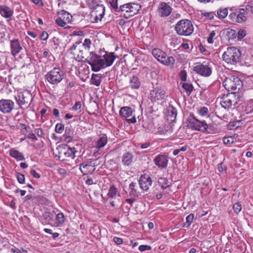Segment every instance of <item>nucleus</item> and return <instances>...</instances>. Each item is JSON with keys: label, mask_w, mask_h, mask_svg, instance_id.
<instances>
[{"label": "nucleus", "mask_w": 253, "mask_h": 253, "mask_svg": "<svg viewBox=\"0 0 253 253\" xmlns=\"http://www.w3.org/2000/svg\"><path fill=\"white\" fill-rule=\"evenodd\" d=\"M117 192L118 190L115 186L114 185H111L108 190L107 196L109 198H114L116 196Z\"/></svg>", "instance_id": "c9c22d12"}, {"label": "nucleus", "mask_w": 253, "mask_h": 253, "mask_svg": "<svg viewBox=\"0 0 253 253\" xmlns=\"http://www.w3.org/2000/svg\"><path fill=\"white\" fill-rule=\"evenodd\" d=\"M58 152V158L61 161L67 160L68 158L74 159L76 149L74 147L71 148L67 145L62 144L57 147Z\"/></svg>", "instance_id": "9b49d317"}, {"label": "nucleus", "mask_w": 253, "mask_h": 253, "mask_svg": "<svg viewBox=\"0 0 253 253\" xmlns=\"http://www.w3.org/2000/svg\"><path fill=\"white\" fill-rule=\"evenodd\" d=\"M152 180L150 176L146 174L142 175L139 180L140 188L143 191H147L152 185Z\"/></svg>", "instance_id": "412c9836"}, {"label": "nucleus", "mask_w": 253, "mask_h": 253, "mask_svg": "<svg viewBox=\"0 0 253 253\" xmlns=\"http://www.w3.org/2000/svg\"><path fill=\"white\" fill-rule=\"evenodd\" d=\"M215 15V13L213 12H206L204 14V16L209 20H212Z\"/></svg>", "instance_id": "864d4df0"}, {"label": "nucleus", "mask_w": 253, "mask_h": 253, "mask_svg": "<svg viewBox=\"0 0 253 253\" xmlns=\"http://www.w3.org/2000/svg\"><path fill=\"white\" fill-rule=\"evenodd\" d=\"M167 97L166 90L161 85L153 87L150 91L149 99L152 103L159 102L166 99Z\"/></svg>", "instance_id": "1a4fd4ad"}, {"label": "nucleus", "mask_w": 253, "mask_h": 253, "mask_svg": "<svg viewBox=\"0 0 253 253\" xmlns=\"http://www.w3.org/2000/svg\"><path fill=\"white\" fill-rule=\"evenodd\" d=\"M91 44V41L85 39L84 42H77L70 48L71 53L74 59L78 61H83L86 53L88 52Z\"/></svg>", "instance_id": "f03ea898"}, {"label": "nucleus", "mask_w": 253, "mask_h": 253, "mask_svg": "<svg viewBox=\"0 0 253 253\" xmlns=\"http://www.w3.org/2000/svg\"><path fill=\"white\" fill-rule=\"evenodd\" d=\"M80 169L83 175L91 174L95 169V165L91 161L84 162L80 164Z\"/></svg>", "instance_id": "aec40b11"}, {"label": "nucleus", "mask_w": 253, "mask_h": 253, "mask_svg": "<svg viewBox=\"0 0 253 253\" xmlns=\"http://www.w3.org/2000/svg\"><path fill=\"white\" fill-rule=\"evenodd\" d=\"M109 3L114 12L117 13L121 12V6L119 7L118 5V0H110Z\"/></svg>", "instance_id": "58836bf2"}, {"label": "nucleus", "mask_w": 253, "mask_h": 253, "mask_svg": "<svg viewBox=\"0 0 253 253\" xmlns=\"http://www.w3.org/2000/svg\"><path fill=\"white\" fill-rule=\"evenodd\" d=\"M176 115L177 112L174 108H172L171 109L168 110V119L170 121H174L176 119Z\"/></svg>", "instance_id": "f704fd0d"}, {"label": "nucleus", "mask_w": 253, "mask_h": 253, "mask_svg": "<svg viewBox=\"0 0 253 253\" xmlns=\"http://www.w3.org/2000/svg\"><path fill=\"white\" fill-rule=\"evenodd\" d=\"M222 84L228 91H232L235 92V94L242 87V82L238 77L235 76L226 78Z\"/></svg>", "instance_id": "39448f33"}, {"label": "nucleus", "mask_w": 253, "mask_h": 253, "mask_svg": "<svg viewBox=\"0 0 253 253\" xmlns=\"http://www.w3.org/2000/svg\"><path fill=\"white\" fill-rule=\"evenodd\" d=\"M141 6L137 3H127L121 5V13L125 18L128 19L137 14Z\"/></svg>", "instance_id": "6e6552de"}, {"label": "nucleus", "mask_w": 253, "mask_h": 253, "mask_svg": "<svg viewBox=\"0 0 253 253\" xmlns=\"http://www.w3.org/2000/svg\"><path fill=\"white\" fill-rule=\"evenodd\" d=\"M66 218L62 212L58 213L55 216V226L60 227L65 222Z\"/></svg>", "instance_id": "bb28decb"}, {"label": "nucleus", "mask_w": 253, "mask_h": 253, "mask_svg": "<svg viewBox=\"0 0 253 253\" xmlns=\"http://www.w3.org/2000/svg\"><path fill=\"white\" fill-rule=\"evenodd\" d=\"M169 183V180L167 179L166 178L161 177L158 180V183L159 185L164 190L169 187L170 185Z\"/></svg>", "instance_id": "473e14b6"}, {"label": "nucleus", "mask_w": 253, "mask_h": 253, "mask_svg": "<svg viewBox=\"0 0 253 253\" xmlns=\"http://www.w3.org/2000/svg\"><path fill=\"white\" fill-rule=\"evenodd\" d=\"M13 14L12 8L5 4L0 5V14L2 17L11 20Z\"/></svg>", "instance_id": "5701e85b"}, {"label": "nucleus", "mask_w": 253, "mask_h": 253, "mask_svg": "<svg viewBox=\"0 0 253 253\" xmlns=\"http://www.w3.org/2000/svg\"><path fill=\"white\" fill-rule=\"evenodd\" d=\"M216 34L214 31H211L208 38L207 41L209 43H213V38L215 37Z\"/></svg>", "instance_id": "8fccbe9b"}, {"label": "nucleus", "mask_w": 253, "mask_h": 253, "mask_svg": "<svg viewBox=\"0 0 253 253\" xmlns=\"http://www.w3.org/2000/svg\"><path fill=\"white\" fill-rule=\"evenodd\" d=\"M218 170L220 173H223L226 171V168L223 163H221L218 165Z\"/></svg>", "instance_id": "13d9d810"}, {"label": "nucleus", "mask_w": 253, "mask_h": 253, "mask_svg": "<svg viewBox=\"0 0 253 253\" xmlns=\"http://www.w3.org/2000/svg\"><path fill=\"white\" fill-rule=\"evenodd\" d=\"M152 54L158 61L164 65H173L175 63V59L172 56H168L166 53L159 48L153 49Z\"/></svg>", "instance_id": "0eeeda50"}, {"label": "nucleus", "mask_w": 253, "mask_h": 253, "mask_svg": "<svg viewBox=\"0 0 253 253\" xmlns=\"http://www.w3.org/2000/svg\"><path fill=\"white\" fill-rule=\"evenodd\" d=\"M16 178L18 182L20 184H24L25 183V175L20 173L16 174Z\"/></svg>", "instance_id": "49530a36"}, {"label": "nucleus", "mask_w": 253, "mask_h": 253, "mask_svg": "<svg viewBox=\"0 0 253 253\" xmlns=\"http://www.w3.org/2000/svg\"><path fill=\"white\" fill-rule=\"evenodd\" d=\"M180 80L182 81H183V82L186 81V78H187V73L185 70H182L180 72Z\"/></svg>", "instance_id": "6e6d98bb"}, {"label": "nucleus", "mask_w": 253, "mask_h": 253, "mask_svg": "<svg viewBox=\"0 0 253 253\" xmlns=\"http://www.w3.org/2000/svg\"><path fill=\"white\" fill-rule=\"evenodd\" d=\"M241 53L239 49L235 47H229L222 55L223 60L228 64L235 65L239 62Z\"/></svg>", "instance_id": "7ed1b4c3"}, {"label": "nucleus", "mask_w": 253, "mask_h": 253, "mask_svg": "<svg viewBox=\"0 0 253 253\" xmlns=\"http://www.w3.org/2000/svg\"><path fill=\"white\" fill-rule=\"evenodd\" d=\"M9 45L10 53L13 57L17 56L23 50L22 45L18 39L10 40Z\"/></svg>", "instance_id": "a211bd4d"}, {"label": "nucleus", "mask_w": 253, "mask_h": 253, "mask_svg": "<svg viewBox=\"0 0 253 253\" xmlns=\"http://www.w3.org/2000/svg\"><path fill=\"white\" fill-rule=\"evenodd\" d=\"M238 101V99L236 97L235 92H231L223 95L220 97V103L224 108L228 109L232 105L234 106L237 104Z\"/></svg>", "instance_id": "ddd939ff"}, {"label": "nucleus", "mask_w": 253, "mask_h": 253, "mask_svg": "<svg viewBox=\"0 0 253 253\" xmlns=\"http://www.w3.org/2000/svg\"><path fill=\"white\" fill-rule=\"evenodd\" d=\"M64 72L60 67H54L45 75V80L51 84H57L63 80Z\"/></svg>", "instance_id": "423d86ee"}, {"label": "nucleus", "mask_w": 253, "mask_h": 253, "mask_svg": "<svg viewBox=\"0 0 253 253\" xmlns=\"http://www.w3.org/2000/svg\"><path fill=\"white\" fill-rule=\"evenodd\" d=\"M103 59L105 68L111 66L115 59L114 53L106 52L103 56Z\"/></svg>", "instance_id": "393cba45"}, {"label": "nucleus", "mask_w": 253, "mask_h": 253, "mask_svg": "<svg viewBox=\"0 0 253 253\" xmlns=\"http://www.w3.org/2000/svg\"><path fill=\"white\" fill-rule=\"evenodd\" d=\"M223 142L225 144H230L233 143L234 139L231 136L224 137Z\"/></svg>", "instance_id": "09e8293b"}, {"label": "nucleus", "mask_w": 253, "mask_h": 253, "mask_svg": "<svg viewBox=\"0 0 253 253\" xmlns=\"http://www.w3.org/2000/svg\"><path fill=\"white\" fill-rule=\"evenodd\" d=\"M42 217L43 219V224H49L53 220V218L49 212L45 211L42 214Z\"/></svg>", "instance_id": "2f4dec72"}, {"label": "nucleus", "mask_w": 253, "mask_h": 253, "mask_svg": "<svg viewBox=\"0 0 253 253\" xmlns=\"http://www.w3.org/2000/svg\"><path fill=\"white\" fill-rule=\"evenodd\" d=\"M197 112L201 116H205L208 115L209 110L207 107H202L198 110Z\"/></svg>", "instance_id": "79ce46f5"}, {"label": "nucleus", "mask_w": 253, "mask_h": 253, "mask_svg": "<svg viewBox=\"0 0 253 253\" xmlns=\"http://www.w3.org/2000/svg\"><path fill=\"white\" fill-rule=\"evenodd\" d=\"M64 129V125L61 123H58L56 124L55 126V131L57 133H61Z\"/></svg>", "instance_id": "a18cd8bd"}, {"label": "nucleus", "mask_w": 253, "mask_h": 253, "mask_svg": "<svg viewBox=\"0 0 253 253\" xmlns=\"http://www.w3.org/2000/svg\"><path fill=\"white\" fill-rule=\"evenodd\" d=\"M113 241L118 245H121L123 243V240L118 237H114Z\"/></svg>", "instance_id": "052dcab7"}, {"label": "nucleus", "mask_w": 253, "mask_h": 253, "mask_svg": "<svg viewBox=\"0 0 253 253\" xmlns=\"http://www.w3.org/2000/svg\"><path fill=\"white\" fill-rule=\"evenodd\" d=\"M48 33L46 31H43L41 36V40L43 41L46 40L48 38Z\"/></svg>", "instance_id": "0e129e2a"}, {"label": "nucleus", "mask_w": 253, "mask_h": 253, "mask_svg": "<svg viewBox=\"0 0 253 253\" xmlns=\"http://www.w3.org/2000/svg\"><path fill=\"white\" fill-rule=\"evenodd\" d=\"M31 98L32 94L28 91L19 92L15 96L16 102L20 108H22L24 105L28 104Z\"/></svg>", "instance_id": "2eb2a0df"}, {"label": "nucleus", "mask_w": 253, "mask_h": 253, "mask_svg": "<svg viewBox=\"0 0 253 253\" xmlns=\"http://www.w3.org/2000/svg\"><path fill=\"white\" fill-rule=\"evenodd\" d=\"M133 156L132 153L127 152L123 154L122 157V161L125 166H129L133 162Z\"/></svg>", "instance_id": "a878e982"}, {"label": "nucleus", "mask_w": 253, "mask_h": 253, "mask_svg": "<svg viewBox=\"0 0 253 253\" xmlns=\"http://www.w3.org/2000/svg\"><path fill=\"white\" fill-rule=\"evenodd\" d=\"M58 17L55 20L56 24L59 26L68 28L66 25L70 24L73 20L72 15L67 11L62 10L58 12Z\"/></svg>", "instance_id": "f8f14e48"}, {"label": "nucleus", "mask_w": 253, "mask_h": 253, "mask_svg": "<svg viewBox=\"0 0 253 253\" xmlns=\"http://www.w3.org/2000/svg\"><path fill=\"white\" fill-rule=\"evenodd\" d=\"M175 30L178 35L187 36L193 32L194 27L190 20L183 19L176 24Z\"/></svg>", "instance_id": "20e7f679"}, {"label": "nucleus", "mask_w": 253, "mask_h": 253, "mask_svg": "<svg viewBox=\"0 0 253 253\" xmlns=\"http://www.w3.org/2000/svg\"><path fill=\"white\" fill-rule=\"evenodd\" d=\"M91 84L97 86L101 84V77L98 74H92L91 78Z\"/></svg>", "instance_id": "72a5a7b5"}, {"label": "nucleus", "mask_w": 253, "mask_h": 253, "mask_svg": "<svg viewBox=\"0 0 253 253\" xmlns=\"http://www.w3.org/2000/svg\"><path fill=\"white\" fill-rule=\"evenodd\" d=\"M129 194L130 196L134 197H138L139 192L137 191V186L136 182H132L129 185Z\"/></svg>", "instance_id": "c85d7f7f"}, {"label": "nucleus", "mask_w": 253, "mask_h": 253, "mask_svg": "<svg viewBox=\"0 0 253 253\" xmlns=\"http://www.w3.org/2000/svg\"><path fill=\"white\" fill-rule=\"evenodd\" d=\"M73 36H83L84 35V33L83 31H75L73 32Z\"/></svg>", "instance_id": "69168bd1"}, {"label": "nucleus", "mask_w": 253, "mask_h": 253, "mask_svg": "<svg viewBox=\"0 0 253 253\" xmlns=\"http://www.w3.org/2000/svg\"><path fill=\"white\" fill-rule=\"evenodd\" d=\"M86 62L91 66V70L94 72H98L105 68L104 59L93 52L90 53L89 56L86 59Z\"/></svg>", "instance_id": "9d476101"}, {"label": "nucleus", "mask_w": 253, "mask_h": 253, "mask_svg": "<svg viewBox=\"0 0 253 253\" xmlns=\"http://www.w3.org/2000/svg\"><path fill=\"white\" fill-rule=\"evenodd\" d=\"M27 138L32 139L34 141H37L38 140V138L36 137L35 133L31 132L28 134L27 135Z\"/></svg>", "instance_id": "e2e57ef3"}, {"label": "nucleus", "mask_w": 253, "mask_h": 253, "mask_svg": "<svg viewBox=\"0 0 253 253\" xmlns=\"http://www.w3.org/2000/svg\"><path fill=\"white\" fill-rule=\"evenodd\" d=\"M182 86L187 95L189 96L191 94L193 89V86L192 84L189 83H183Z\"/></svg>", "instance_id": "e433bc0d"}, {"label": "nucleus", "mask_w": 253, "mask_h": 253, "mask_svg": "<svg viewBox=\"0 0 253 253\" xmlns=\"http://www.w3.org/2000/svg\"><path fill=\"white\" fill-rule=\"evenodd\" d=\"M194 217L193 213H190L186 218V222L183 224V227H188L192 222Z\"/></svg>", "instance_id": "a19ab883"}, {"label": "nucleus", "mask_w": 253, "mask_h": 253, "mask_svg": "<svg viewBox=\"0 0 253 253\" xmlns=\"http://www.w3.org/2000/svg\"><path fill=\"white\" fill-rule=\"evenodd\" d=\"M217 14L219 18L224 19L228 15V9L226 8H220L217 10Z\"/></svg>", "instance_id": "4c0bfd02"}, {"label": "nucleus", "mask_w": 253, "mask_h": 253, "mask_svg": "<svg viewBox=\"0 0 253 253\" xmlns=\"http://www.w3.org/2000/svg\"><path fill=\"white\" fill-rule=\"evenodd\" d=\"M133 113L132 108L128 106H124L122 107L120 111V115L123 117L126 118V122L129 124H133L136 122V119L135 116H133L130 119H127L131 116Z\"/></svg>", "instance_id": "6ab92c4d"}, {"label": "nucleus", "mask_w": 253, "mask_h": 253, "mask_svg": "<svg viewBox=\"0 0 253 253\" xmlns=\"http://www.w3.org/2000/svg\"><path fill=\"white\" fill-rule=\"evenodd\" d=\"M64 137L66 141L67 142H70L73 139V136H67V129L65 131V133L64 134Z\"/></svg>", "instance_id": "680f3d73"}, {"label": "nucleus", "mask_w": 253, "mask_h": 253, "mask_svg": "<svg viewBox=\"0 0 253 253\" xmlns=\"http://www.w3.org/2000/svg\"><path fill=\"white\" fill-rule=\"evenodd\" d=\"M35 132L37 135L40 137H43L44 136L43 131L41 128H36L35 129Z\"/></svg>", "instance_id": "603ef678"}, {"label": "nucleus", "mask_w": 253, "mask_h": 253, "mask_svg": "<svg viewBox=\"0 0 253 253\" xmlns=\"http://www.w3.org/2000/svg\"><path fill=\"white\" fill-rule=\"evenodd\" d=\"M233 209L234 211L236 213L238 214L242 209V206L240 202L236 203L233 206Z\"/></svg>", "instance_id": "c03bdc74"}, {"label": "nucleus", "mask_w": 253, "mask_h": 253, "mask_svg": "<svg viewBox=\"0 0 253 253\" xmlns=\"http://www.w3.org/2000/svg\"><path fill=\"white\" fill-rule=\"evenodd\" d=\"M105 12V6L103 4H97L90 12L91 20L93 23H97L103 18Z\"/></svg>", "instance_id": "4468645a"}, {"label": "nucleus", "mask_w": 253, "mask_h": 253, "mask_svg": "<svg viewBox=\"0 0 253 253\" xmlns=\"http://www.w3.org/2000/svg\"><path fill=\"white\" fill-rule=\"evenodd\" d=\"M9 154L10 156L17 159L18 161H22L25 159L22 153L14 149L10 150Z\"/></svg>", "instance_id": "7c9ffc66"}, {"label": "nucleus", "mask_w": 253, "mask_h": 253, "mask_svg": "<svg viewBox=\"0 0 253 253\" xmlns=\"http://www.w3.org/2000/svg\"><path fill=\"white\" fill-rule=\"evenodd\" d=\"M58 173L62 176H65L66 175V171L65 169L60 168L58 170Z\"/></svg>", "instance_id": "774afa93"}, {"label": "nucleus", "mask_w": 253, "mask_h": 253, "mask_svg": "<svg viewBox=\"0 0 253 253\" xmlns=\"http://www.w3.org/2000/svg\"><path fill=\"white\" fill-rule=\"evenodd\" d=\"M30 173L35 178H39L40 177V175L38 173H37L35 169L31 170L30 171Z\"/></svg>", "instance_id": "338daca9"}, {"label": "nucleus", "mask_w": 253, "mask_h": 253, "mask_svg": "<svg viewBox=\"0 0 253 253\" xmlns=\"http://www.w3.org/2000/svg\"><path fill=\"white\" fill-rule=\"evenodd\" d=\"M172 8L168 3L161 2L158 6L157 13L161 17H167L170 15Z\"/></svg>", "instance_id": "dca6fc26"}, {"label": "nucleus", "mask_w": 253, "mask_h": 253, "mask_svg": "<svg viewBox=\"0 0 253 253\" xmlns=\"http://www.w3.org/2000/svg\"><path fill=\"white\" fill-rule=\"evenodd\" d=\"M108 142V138L106 134H103L96 141L95 147L98 149L104 147Z\"/></svg>", "instance_id": "c756f323"}, {"label": "nucleus", "mask_w": 253, "mask_h": 253, "mask_svg": "<svg viewBox=\"0 0 253 253\" xmlns=\"http://www.w3.org/2000/svg\"><path fill=\"white\" fill-rule=\"evenodd\" d=\"M237 17H236V19H237V23H242L246 20V17L244 15V13L240 12L239 13H237Z\"/></svg>", "instance_id": "37998d69"}, {"label": "nucleus", "mask_w": 253, "mask_h": 253, "mask_svg": "<svg viewBox=\"0 0 253 253\" xmlns=\"http://www.w3.org/2000/svg\"><path fill=\"white\" fill-rule=\"evenodd\" d=\"M129 84L132 89H138L141 85V82L138 77L133 76L130 78Z\"/></svg>", "instance_id": "cd10ccee"}, {"label": "nucleus", "mask_w": 253, "mask_h": 253, "mask_svg": "<svg viewBox=\"0 0 253 253\" xmlns=\"http://www.w3.org/2000/svg\"><path fill=\"white\" fill-rule=\"evenodd\" d=\"M194 70L198 74L204 77H209L211 74V68L203 64L196 65L194 68Z\"/></svg>", "instance_id": "4be33fe9"}, {"label": "nucleus", "mask_w": 253, "mask_h": 253, "mask_svg": "<svg viewBox=\"0 0 253 253\" xmlns=\"http://www.w3.org/2000/svg\"><path fill=\"white\" fill-rule=\"evenodd\" d=\"M187 148V146H183L180 149H175L173 152V154L174 156L177 155L180 152H184L186 151Z\"/></svg>", "instance_id": "3c124183"}, {"label": "nucleus", "mask_w": 253, "mask_h": 253, "mask_svg": "<svg viewBox=\"0 0 253 253\" xmlns=\"http://www.w3.org/2000/svg\"><path fill=\"white\" fill-rule=\"evenodd\" d=\"M168 161V157L165 155H159L154 159L155 164L160 169L167 168Z\"/></svg>", "instance_id": "b1692460"}, {"label": "nucleus", "mask_w": 253, "mask_h": 253, "mask_svg": "<svg viewBox=\"0 0 253 253\" xmlns=\"http://www.w3.org/2000/svg\"><path fill=\"white\" fill-rule=\"evenodd\" d=\"M151 249V247L148 245H140L138 247V250L140 252H144L145 251L150 250Z\"/></svg>", "instance_id": "5fc2aeb1"}, {"label": "nucleus", "mask_w": 253, "mask_h": 253, "mask_svg": "<svg viewBox=\"0 0 253 253\" xmlns=\"http://www.w3.org/2000/svg\"><path fill=\"white\" fill-rule=\"evenodd\" d=\"M188 126L191 129L205 133H212L213 126L208 125L205 121H200L193 114H190L187 120Z\"/></svg>", "instance_id": "f257e3e1"}, {"label": "nucleus", "mask_w": 253, "mask_h": 253, "mask_svg": "<svg viewBox=\"0 0 253 253\" xmlns=\"http://www.w3.org/2000/svg\"><path fill=\"white\" fill-rule=\"evenodd\" d=\"M81 103L79 101L76 102L74 105L72 107V110L74 111H77L81 108Z\"/></svg>", "instance_id": "4d7b16f0"}, {"label": "nucleus", "mask_w": 253, "mask_h": 253, "mask_svg": "<svg viewBox=\"0 0 253 253\" xmlns=\"http://www.w3.org/2000/svg\"><path fill=\"white\" fill-rule=\"evenodd\" d=\"M15 103L11 99L0 100V112L3 114L10 113L14 108Z\"/></svg>", "instance_id": "f3484780"}, {"label": "nucleus", "mask_w": 253, "mask_h": 253, "mask_svg": "<svg viewBox=\"0 0 253 253\" xmlns=\"http://www.w3.org/2000/svg\"><path fill=\"white\" fill-rule=\"evenodd\" d=\"M237 13H232L230 14L229 17L230 19L232 20L233 22H237V19H236V17H237Z\"/></svg>", "instance_id": "bf43d9fd"}, {"label": "nucleus", "mask_w": 253, "mask_h": 253, "mask_svg": "<svg viewBox=\"0 0 253 253\" xmlns=\"http://www.w3.org/2000/svg\"><path fill=\"white\" fill-rule=\"evenodd\" d=\"M246 36V31L244 30H240L237 33V38L239 40H242Z\"/></svg>", "instance_id": "de8ad7c7"}, {"label": "nucleus", "mask_w": 253, "mask_h": 253, "mask_svg": "<svg viewBox=\"0 0 253 253\" xmlns=\"http://www.w3.org/2000/svg\"><path fill=\"white\" fill-rule=\"evenodd\" d=\"M245 112L247 114L253 112V100H250L247 102Z\"/></svg>", "instance_id": "ea45409f"}]
</instances>
